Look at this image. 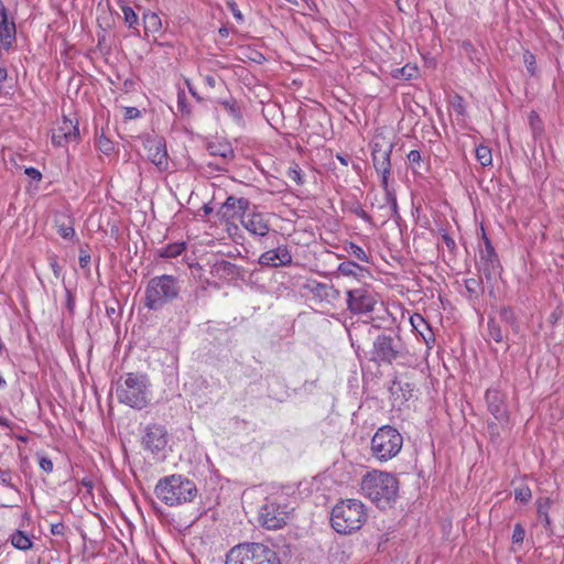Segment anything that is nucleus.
I'll use <instances>...</instances> for the list:
<instances>
[{"label": "nucleus", "instance_id": "f257e3e1", "mask_svg": "<svg viewBox=\"0 0 564 564\" xmlns=\"http://www.w3.org/2000/svg\"><path fill=\"white\" fill-rule=\"evenodd\" d=\"M361 491L380 509L391 507L399 491V481L395 476L384 471L373 470L364 476Z\"/></svg>", "mask_w": 564, "mask_h": 564}, {"label": "nucleus", "instance_id": "f03ea898", "mask_svg": "<svg viewBox=\"0 0 564 564\" xmlns=\"http://www.w3.org/2000/svg\"><path fill=\"white\" fill-rule=\"evenodd\" d=\"M154 494L164 505L176 507L193 501L197 495V487L189 478L174 474L161 478Z\"/></svg>", "mask_w": 564, "mask_h": 564}, {"label": "nucleus", "instance_id": "7ed1b4c3", "mask_svg": "<svg viewBox=\"0 0 564 564\" xmlns=\"http://www.w3.org/2000/svg\"><path fill=\"white\" fill-rule=\"evenodd\" d=\"M116 397L120 403L135 410H142L150 403V383L147 375L129 372L120 377L116 387Z\"/></svg>", "mask_w": 564, "mask_h": 564}, {"label": "nucleus", "instance_id": "20e7f679", "mask_svg": "<svg viewBox=\"0 0 564 564\" xmlns=\"http://www.w3.org/2000/svg\"><path fill=\"white\" fill-rule=\"evenodd\" d=\"M366 520V507L357 499L339 501L335 505L330 514V524L339 534H351L358 531Z\"/></svg>", "mask_w": 564, "mask_h": 564}, {"label": "nucleus", "instance_id": "39448f33", "mask_svg": "<svg viewBox=\"0 0 564 564\" xmlns=\"http://www.w3.org/2000/svg\"><path fill=\"white\" fill-rule=\"evenodd\" d=\"M180 291L181 284L176 276L171 274L154 276L145 286L143 304L151 311H159L174 301Z\"/></svg>", "mask_w": 564, "mask_h": 564}, {"label": "nucleus", "instance_id": "423d86ee", "mask_svg": "<svg viewBox=\"0 0 564 564\" xmlns=\"http://www.w3.org/2000/svg\"><path fill=\"white\" fill-rule=\"evenodd\" d=\"M370 355V360L378 365H392L405 360L409 350L400 335L383 332L375 338Z\"/></svg>", "mask_w": 564, "mask_h": 564}, {"label": "nucleus", "instance_id": "0eeeda50", "mask_svg": "<svg viewBox=\"0 0 564 564\" xmlns=\"http://www.w3.org/2000/svg\"><path fill=\"white\" fill-rule=\"evenodd\" d=\"M225 564H281L279 554L263 543H240L227 553Z\"/></svg>", "mask_w": 564, "mask_h": 564}, {"label": "nucleus", "instance_id": "6e6552de", "mask_svg": "<svg viewBox=\"0 0 564 564\" xmlns=\"http://www.w3.org/2000/svg\"><path fill=\"white\" fill-rule=\"evenodd\" d=\"M403 446L401 433L391 425H383L377 430L371 438L372 456L379 462L394 458Z\"/></svg>", "mask_w": 564, "mask_h": 564}, {"label": "nucleus", "instance_id": "1a4fd4ad", "mask_svg": "<svg viewBox=\"0 0 564 564\" xmlns=\"http://www.w3.org/2000/svg\"><path fill=\"white\" fill-rule=\"evenodd\" d=\"M293 510L284 496L267 498L259 510V522L268 530H279L288 523Z\"/></svg>", "mask_w": 564, "mask_h": 564}, {"label": "nucleus", "instance_id": "9d476101", "mask_svg": "<svg viewBox=\"0 0 564 564\" xmlns=\"http://www.w3.org/2000/svg\"><path fill=\"white\" fill-rule=\"evenodd\" d=\"M347 308L352 314H367L373 311L376 294L369 286H360L346 292Z\"/></svg>", "mask_w": 564, "mask_h": 564}, {"label": "nucleus", "instance_id": "9b49d317", "mask_svg": "<svg viewBox=\"0 0 564 564\" xmlns=\"http://www.w3.org/2000/svg\"><path fill=\"white\" fill-rule=\"evenodd\" d=\"M167 442V431L163 425L153 423L145 426L142 436V446L145 451L151 452L154 456L163 457Z\"/></svg>", "mask_w": 564, "mask_h": 564}, {"label": "nucleus", "instance_id": "f8f14e48", "mask_svg": "<svg viewBox=\"0 0 564 564\" xmlns=\"http://www.w3.org/2000/svg\"><path fill=\"white\" fill-rule=\"evenodd\" d=\"M478 268L487 282L496 280L501 274V265L492 245L486 238L485 248L480 250Z\"/></svg>", "mask_w": 564, "mask_h": 564}, {"label": "nucleus", "instance_id": "ddd939ff", "mask_svg": "<svg viewBox=\"0 0 564 564\" xmlns=\"http://www.w3.org/2000/svg\"><path fill=\"white\" fill-rule=\"evenodd\" d=\"M250 206L249 199L245 197L228 196L216 213L219 220L230 221L236 218H243Z\"/></svg>", "mask_w": 564, "mask_h": 564}, {"label": "nucleus", "instance_id": "4468645a", "mask_svg": "<svg viewBox=\"0 0 564 564\" xmlns=\"http://www.w3.org/2000/svg\"><path fill=\"white\" fill-rule=\"evenodd\" d=\"M79 139V129L77 123L64 117L58 127L53 129L52 143L56 147H65Z\"/></svg>", "mask_w": 564, "mask_h": 564}, {"label": "nucleus", "instance_id": "2eb2a0df", "mask_svg": "<svg viewBox=\"0 0 564 564\" xmlns=\"http://www.w3.org/2000/svg\"><path fill=\"white\" fill-rule=\"evenodd\" d=\"M148 159L156 166L160 172L169 169V155L166 144L163 139H150L144 143Z\"/></svg>", "mask_w": 564, "mask_h": 564}, {"label": "nucleus", "instance_id": "dca6fc26", "mask_svg": "<svg viewBox=\"0 0 564 564\" xmlns=\"http://www.w3.org/2000/svg\"><path fill=\"white\" fill-rule=\"evenodd\" d=\"M261 267L278 268L292 264V254L285 245L263 252L258 260Z\"/></svg>", "mask_w": 564, "mask_h": 564}, {"label": "nucleus", "instance_id": "f3484780", "mask_svg": "<svg viewBox=\"0 0 564 564\" xmlns=\"http://www.w3.org/2000/svg\"><path fill=\"white\" fill-rule=\"evenodd\" d=\"M486 402L488 411L499 422H503L508 419V410L505 402V395L497 389H488L486 391Z\"/></svg>", "mask_w": 564, "mask_h": 564}, {"label": "nucleus", "instance_id": "a211bd4d", "mask_svg": "<svg viewBox=\"0 0 564 564\" xmlns=\"http://www.w3.org/2000/svg\"><path fill=\"white\" fill-rule=\"evenodd\" d=\"M241 224L253 236L265 237L270 230L269 221L262 213L246 214Z\"/></svg>", "mask_w": 564, "mask_h": 564}, {"label": "nucleus", "instance_id": "6ab92c4d", "mask_svg": "<svg viewBox=\"0 0 564 564\" xmlns=\"http://www.w3.org/2000/svg\"><path fill=\"white\" fill-rule=\"evenodd\" d=\"M393 144L382 149L378 143L372 149V163L377 173L384 172L391 173V161L390 156L392 153Z\"/></svg>", "mask_w": 564, "mask_h": 564}, {"label": "nucleus", "instance_id": "aec40b11", "mask_svg": "<svg viewBox=\"0 0 564 564\" xmlns=\"http://www.w3.org/2000/svg\"><path fill=\"white\" fill-rule=\"evenodd\" d=\"M310 292L322 301L333 302L339 299L340 292L334 285L313 281L307 285Z\"/></svg>", "mask_w": 564, "mask_h": 564}, {"label": "nucleus", "instance_id": "412c9836", "mask_svg": "<svg viewBox=\"0 0 564 564\" xmlns=\"http://www.w3.org/2000/svg\"><path fill=\"white\" fill-rule=\"evenodd\" d=\"M535 505L539 520L543 523L547 532L553 533V524L549 514L553 500L550 497H540L536 499Z\"/></svg>", "mask_w": 564, "mask_h": 564}, {"label": "nucleus", "instance_id": "4be33fe9", "mask_svg": "<svg viewBox=\"0 0 564 564\" xmlns=\"http://www.w3.org/2000/svg\"><path fill=\"white\" fill-rule=\"evenodd\" d=\"M144 37L156 34L162 29V21L158 13L144 10L142 14Z\"/></svg>", "mask_w": 564, "mask_h": 564}, {"label": "nucleus", "instance_id": "5701e85b", "mask_svg": "<svg viewBox=\"0 0 564 564\" xmlns=\"http://www.w3.org/2000/svg\"><path fill=\"white\" fill-rule=\"evenodd\" d=\"M15 23L13 21L6 20L0 23V47L2 46L6 51H9L15 41Z\"/></svg>", "mask_w": 564, "mask_h": 564}, {"label": "nucleus", "instance_id": "b1692460", "mask_svg": "<svg viewBox=\"0 0 564 564\" xmlns=\"http://www.w3.org/2000/svg\"><path fill=\"white\" fill-rule=\"evenodd\" d=\"M411 324L413 328L422 336L425 344L429 346L430 341H434V335L429 323L424 319V317L420 314H414L411 317Z\"/></svg>", "mask_w": 564, "mask_h": 564}, {"label": "nucleus", "instance_id": "393cba45", "mask_svg": "<svg viewBox=\"0 0 564 564\" xmlns=\"http://www.w3.org/2000/svg\"><path fill=\"white\" fill-rule=\"evenodd\" d=\"M119 7L123 14V21L128 25V28L132 30V34L140 35V21L135 11L130 6L124 3L122 0L119 1Z\"/></svg>", "mask_w": 564, "mask_h": 564}, {"label": "nucleus", "instance_id": "a878e982", "mask_svg": "<svg viewBox=\"0 0 564 564\" xmlns=\"http://www.w3.org/2000/svg\"><path fill=\"white\" fill-rule=\"evenodd\" d=\"M9 541L13 547L20 551H29L33 546L32 539L21 530H15L13 533H11Z\"/></svg>", "mask_w": 564, "mask_h": 564}, {"label": "nucleus", "instance_id": "bb28decb", "mask_svg": "<svg viewBox=\"0 0 564 564\" xmlns=\"http://www.w3.org/2000/svg\"><path fill=\"white\" fill-rule=\"evenodd\" d=\"M500 321L509 325L514 333L519 332V324L516 313L510 306H501L499 310Z\"/></svg>", "mask_w": 564, "mask_h": 564}, {"label": "nucleus", "instance_id": "cd10ccee", "mask_svg": "<svg viewBox=\"0 0 564 564\" xmlns=\"http://www.w3.org/2000/svg\"><path fill=\"white\" fill-rule=\"evenodd\" d=\"M384 202L387 208L384 216L388 218H399L397 195L393 189L384 192Z\"/></svg>", "mask_w": 564, "mask_h": 564}, {"label": "nucleus", "instance_id": "c85d7f7f", "mask_svg": "<svg viewBox=\"0 0 564 564\" xmlns=\"http://www.w3.org/2000/svg\"><path fill=\"white\" fill-rule=\"evenodd\" d=\"M186 249L185 242H174L162 247L158 253L161 258H176Z\"/></svg>", "mask_w": 564, "mask_h": 564}, {"label": "nucleus", "instance_id": "c756f323", "mask_svg": "<svg viewBox=\"0 0 564 564\" xmlns=\"http://www.w3.org/2000/svg\"><path fill=\"white\" fill-rule=\"evenodd\" d=\"M215 271L221 276H235L239 273V267L227 260H221L215 264Z\"/></svg>", "mask_w": 564, "mask_h": 564}, {"label": "nucleus", "instance_id": "7c9ffc66", "mask_svg": "<svg viewBox=\"0 0 564 564\" xmlns=\"http://www.w3.org/2000/svg\"><path fill=\"white\" fill-rule=\"evenodd\" d=\"M345 250L354 258H356L357 260L361 261V262H365V263H369L370 262V257L366 253V251L358 245L354 243V242H349L346 247H345Z\"/></svg>", "mask_w": 564, "mask_h": 564}, {"label": "nucleus", "instance_id": "2f4dec72", "mask_svg": "<svg viewBox=\"0 0 564 564\" xmlns=\"http://www.w3.org/2000/svg\"><path fill=\"white\" fill-rule=\"evenodd\" d=\"M476 159L482 166H489L492 163L491 150L487 145H478L476 148Z\"/></svg>", "mask_w": 564, "mask_h": 564}, {"label": "nucleus", "instance_id": "473e14b6", "mask_svg": "<svg viewBox=\"0 0 564 564\" xmlns=\"http://www.w3.org/2000/svg\"><path fill=\"white\" fill-rule=\"evenodd\" d=\"M208 151L212 155H218V156H221L224 159H228V158H232L234 156V151L232 149L226 144V145H217L215 143H210L208 144Z\"/></svg>", "mask_w": 564, "mask_h": 564}, {"label": "nucleus", "instance_id": "72a5a7b5", "mask_svg": "<svg viewBox=\"0 0 564 564\" xmlns=\"http://www.w3.org/2000/svg\"><path fill=\"white\" fill-rule=\"evenodd\" d=\"M488 330H489L490 338L494 339L496 343L503 341L505 335L502 333V329L499 326V324L497 323V321L492 317H490L488 321Z\"/></svg>", "mask_w": 564, "mask_h": 564}, {"label": "nucleus", "instance_id": "f704fd0d", "mask_svg": "<svg viewBox=\"0 0 564 564\" xmlns=\"http://www.w3.org/2000/svg\"><path fill=\"white\" fill-rule=\"evenodd\" d=\"M219 104L225 108V110L236 120H240L242 118L240 108L238 107L236 100L234 99H225L220 100Z\"/></svg>", "mask_w": 564, "mask_h": 564}, {"label": "nucleus", "instance_id": "c9c22d12", "mask_svg": "<svg viewBox=\"0 0 564 564\" xmlns=\"http://www.w3.org/2000/svg\"><path fill=\"white\" fill-rule=\"evenodd\" d=\"M362 268L360 265H358L356 262L354 261H345V262H341L339 265H338V272L341 274V275H345V276H356V270H361Z\"/></svg>", "mask_w": 564, "mask_h": 564}, {"label": "nucleus", "instance_id": "e433bc0d", "mask_svg": "<svg viewBox=\"0 0 564 564\" xmlns=\"http://www.w3.org/2000/svg\"><path fill=\"white\" fill-rule=\"evenodd\" d=\"M55 221L57 226V232L64 239H72L75 236V229L70 220H68V224H65L64 221L59 224L58 219H56Z\"/></svg>", "mask_w": 564, "mask_h": 564}, {"label": "nucleus", "instance_id": "4c0bfd02", "mask_svg": "<svg viewBox=\"0 0 564 564\" xmlns=\"http://www.w3.org/2000/svg\"><path fill=\"white\" fill-rule=\"evenodd\" d=\"M523 63L525 65L528 73L531 76H536L538 66H536L535 56L530 51H525L523 53Z\"/></svg>", "mask_w": 564, "mask_h": 564}, {"label": "nucleus", "instance_id": "58836bf2", "mask_svg": "<svg viewBox=\"0 0 564 564\" xmlns=\"http://www.w3.org/2000/svg\"><path fill=\"white\" fill-rule=\"evenodd\" d=\"M417 69L414 66L405 65L404 67L397 68L393 70V76L395 78L402 77L404 79H411L415 76Z\"/></svg>", "mask_w": 564, "mask_h": 564}, {"label": "nucleus", "instance_id": "ea45409f", "mask_svg": "<svg viewBox=\"0 0 564 564\" xmlns=\"http://www.w3.org/2000/svg\"><path fill=\"white\" fill-rule=\"evenodd\" d=\"M532 497L531 489L528 486H521L514 490V499L522 503H527Z\"/></svg>", "mask_w": 564, "mask_h": 564}, {"label": "nucleus", "instance_id": "a19ab883", "mask_svg": "<svg viewBox=\"0 0 564 564\" xmlns=\"http://www.w3.org/2000/svg\"><path fill=\"white\" fill-rule=\"evenodd\" d=\"M97 148L105 154H110L113 150V144L112 142L107 138L105 137L104 134H101L98 140H97Z\"/></svg>", "mask_w": 564, "mask_h": 564}, {"label": "nucleus", "instance_id": "79ce46f5", "mask_svg": "<svg viewBox=\"0 0 564 564\" xmlns=\"http://www.w3.org/2000/svg\"><path fill=\"white\" fill-rule=\"evenodd\" d=\"M525 536V530L521 523H517L512 533V543L513 544H522Z\"/></svg>", "mask_w": 564, "mask_h": 564}, {"label": "nucleus", "instance_id": "37998d69", "mask_svg": "<svg viewBox=\"0 0 564 564\" xmlns=\"http://www.w3.org/2000/svg\"><path fill=\"white\" fill-rule=\"evenodd\" d=\"M288 176L293 180L297 185H302L304 183L301 170L297 165L291 166L288 170Z\"/></svg>", "mask_w": 564, "mask_h": 564}, {"label": "nucleus", "instance_id": "c03bdc74", "mask_svg": "<svg viewBox=\"0 0 564 564\" xmlns=\"http://www.w3.org/2000/svg\"><path fill=\"white\" fill-rule=\"evenodd\" d=\"M0 482L11 489L18 490L17 486L12 484V474L10 470L0 469Z\"/></svg>", "mask_w": 564, "mask_h": 564}, {"label": "nucleus", "instance_id": "a18cd8bd", "mask_svg": "<svg viewBox=\"0 0 564 564\" xmlns=\"http://www.w3.org/2000/svg\"><path fill=\"white\" fill-rule=\"evenodd\" d=\"M442 240H443L444 245L446 246V248L448 249V251L451 253H454L456 250L455 240L446 231H444L442 234Z\"/></svg>", "mask_w": 564, "mask_h": 564}, {"label": "nucleus", "instance_id": "49530a36", "mask_svg": "<svg viewBox=\"0 0 564 564\" xmlns=\"http://www.w3.org/2000/svg\"><path fill=\"white\" fill-rule=\"evenodd\" d=\"M50 531H51V533L53 535H56V536L61 535V536H63V535H65V533L67 531V528H66V525L63 522H58V523L51 524V530Z\"/></svg>", "mask_w": 564, "mask_h": 564}, {"label": "nucleus", "instance_id": "de8ad7c7", "mask_svg": "<svg viewBox=\"0 0 564 564\" xmlns=\"http://www.w3.org/2000/svg\"><path fill=\"white\" fill-rule=\"evenodd\" d=\"M465 286L470 294H476L480 286V282L477 279H467L465 281Z\"/></svg>", "mask_w": 564, "mask_h": 564}, {"label": "nucleus", "instance_id": "09e8293b", "mask_svg": "<svg viewBox=\"0 0 564 564\" xmlns=\"http://www.w3.org/2000/svg\"><path fill=\"white\" fill-rule=\"evenodd\" d=\"M227 7L230 10V12L232 13V15L236 18V20H238V21L243 20L242 13L240 12L237 3L234 0L227 1Z\"/></svg>", "mask_w": 564, "mask_h": 564}, {"label": "nucleus", "instance_id": "8fccbe9b", "mask_svg": "<svg viewBox=\"0 0 564 564\" xmlns=\"http://www.w3.org/2000/svg\"><path fill=\"white\" fill-rule=\"evenodd\" d=\"M530 122H531V127L533 130V134L536 135L538 133H540L541 132V121H540L539 117L536 116V113L532 112L530 115Z\"/></svg>", "mask_w": 564, "mask_h": 564}, {"label": "nucleus", "instance_id": "3c124183", "mask_svg": "<svg viewBox=\"0 0 564 564\" xmlns=\"http://www.w3.org/2000/svg\"><path fill=\"white\" fill-rule=\"evenodd\" d=\"M39 465L41 469L47 474L53 471V462L48 457H41L39 460Z\"/></svg>", "mask_w": 564, "mask_h": 564}, {"label": "nucleus", "instance_id": "603ef678", "mask_svg": "<svg viewBox=\"0 0 564 564\" xmlns=\"http://www.w3.org/2000/svg\"><path fill=\"white\" fill-rule=\"evenodd\" d=\"M78 261L82 268H87L90 263V254L86 250L80 249Z\"/></svg>", "mask_w": 564, "mask_h": 564}, {"label": "nucleus", "instance_id": "864d4df0", "mask_svg": "<svg viewBox=\"0 0 564 564\" xmlns=\"http://www.w3.org/2000/svg\"><path fill=\"white\" fill-rule=\"evenodd\" d=\"M25 174L33 181H41L42 178L41 172L35 167L25 169Z\"/></svg>", "mask_w": 564, "mask_h": 564}, {"label": "nucleus", "instance_id": "5fc2aeb1", "mask_svg": "<svg viewBox=\"0 0 564 564\" xmlns=\"http://www.w3.org/2000/svg\"><path fill=\"white\" fill-rule=\"evenodd\" d=\"M408 161L411 163V164H419L420 161H421V154L417 150H412L410 151V153L408 154Z\"/></svg>", "mask_w": 564, "mask_h": 564}, {"label": "nucleus", "instance_id": "6e6d98bb", "mask_svg": "<svg viewBox=\"0 0 564 564\" xmlns=\"http://www.w3.org/2000/svg\"><path fill=\"white\" fill-rule=\"evenodd\" d=\"M141 112L138 108L135 107H128L126 108V118L127 119H135L138 117H140Z\"/></svg>", "mask_w": 564, "mask_h": 564}, {"label": "nucleus", "instance_id": "4d7b16f0", "mask_svg": "<svg viewBox=\"0 0 564 564\" xmlns=\"http://www.w3.org/2000/svg\"><path fill=\"white\" fill-rule=\"evenodd\" d=\"M50 265L54 272V275L56 278H59L61 276V273H62V267L57 263L56 259L55 258H51L50 259Z\"/></svg>", "mask_w": 564, "mask_h": 564}, {"label": "nucleus", "instance_id": "13d9d810", "mask_svg": "<svg viewBox=\"0 0 564 564\" xmlns=\"http://www.w3.org/2000/svg\"><path fill=\"white\" fill-rule=\"evenodd\" d=\"M378 174L381 176V186H382L383 191L384 192L390 191L391 189L389 187V176H390V173L379 172Z\"/></svg>", "mask_w": 564, "mask_h": 564}, {"label": "nucleus", "instance_id": "bf43d9fd", "mask_svg": "<svg viewBox=\"0 0 564 564\" xmlns=\"http://www.w3.org/2000/svg\"><path fill=\"white\" fill-rule=\"evenodd\" d=\"M184 99H185L184 93L183 94H178V102H177L178 104V109L183 113L184 112L188 113L189 110L187 109V106H186Z\"/></svg>", "mask_w": 564, "mask_h": 564}, {"label": "nucleus", "instance_id": "052dcab7", "mask_svg": "<svg viewBox=\"0 0 564 564\" xmlns=\"http://www.w3.org/2000/svg\"><path fill=\"white\" fill-rule=\"evenodd\" d=\"M356 214L366 221H370L371 219V217L364 209L358 210Z\"/></svg>", "mask_w": 564, "mask_h": 564}, {"label": "nucleus", "instance_id": "680f3d73", "mask_svg": "<svg viewBox=\"0 0 564 564\" xmlns=\"http://www.w3.org/2000/svg\"><path fill=\"white\" fill-rule=\"evenodd\" d=\"M205 83L209 86V87H215L216 85V79L214 76H206L205 77Z\"/></svg>", "mask_w": 564, "mask_h": 564}, {"label": "nucleus", "instance_id": "e2e57ef3", "mask_svg": "<svg viewBox=\"0 0 564 564\" xmlns=\"http://www.w3.org/2000/svg\"><path fill=\"white\" fill-rule=\"evenodd\" d=\"M218 34L220 37L225 39L229 35V30L227 28L223 26L218 30Z\"/></svg>", "mask_w": 564, "mask_h": 564}, {"label": "nucleus", "instance_id": "0e129e2a", "mask_svg": "<svg viewBox=\"0 0 564 564\" xmlns=\"http://www.w3.org/2000/svg\"><path fill=\"white\" fill-rule=\"evenodd\" d=\"M202 210L204 213V215H209L213 213V207H210L208 204H205L203 207H202Z\"/></svg>", "mask_w": 564, "mask_h": 564}, {"label": "nucleus", "instance_id": "69168bd1", "mask_svg": "<svg viewBox=\"0 0 564 564\" xmlns=\"http://www.w3.org/2000/svg\"><path fill=\"white\" fill-rule=\"evenodd\" d=\"M8 20L7 10L3 9L0 11V23H3V21Z\"/></svg>", "mask_w": 564, "mask_h": 564}, {"label": "nucleus", "instance_id": "338daca9", "mask_svg": "<svg viewBox=\"0 0 564 564\" xmlns=\"http://www.w3.org/2000/svg\"><path fill=\"white\" fill-rule=\"evenodd\" d=\"M0 425L8 427L9 421L6 417L0 416Z\"/></svg>", "mask_w": 564, "mask_h": 564}, {"label": "nucleus", "instance_id": "774afa93", "mask_svg": "<svg viewBox=\"0 0 564 564\" xmlns=\"http://www.w3.org/2000/svg\"><path fill=\"white\" fill-rule=\"evenodd\" d=\"M337 159L340 161L341 164L344 165H347L348 164V159L337 154Z\"/></svg>", "mask_w": 564, "mask_h": 564}]
</instances>
